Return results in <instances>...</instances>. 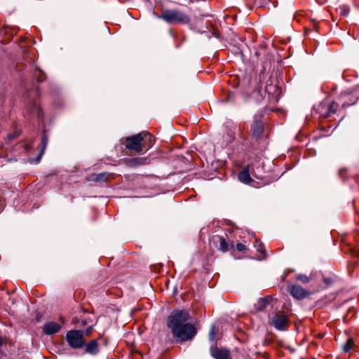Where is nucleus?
<instances>
[{
	"label": "nucleus",
	"mask_w": 359,
	"mask_h": 359,
	"mask_svg": "<svg viewBox=\"0 0 359 359\" xmlns=\"http://www.w3.org/2000/svg\"><path fill=\"white\" fill-rule=\"evenodd\" d=\"M3 343H4L3 338L1 337H0V348L2 346Z\"/></svg>",
	"instance_id": "nucleus-29"
},
{
	"label": "nucleus",
	"mask_w": 359,
	"mask_h": 359,
	"mask_svg": "<svg viewBox=\"0 0 359 359\" xmlns=\"http://www.w3.org/2000/svg\"><path fill=\"white\" fill-rule=\"evenodd\" d=\"M19 134L20 133L18 132L13 133H9L7 135V139L9 141L13 140L14 139H15L19 135Z\"/></svg>",
	"instance_id": "nucleus-25"
},
{
	"label": "nucleus",
	"mask_w": 359,
	"mask_h": 359,
	"mask_svg": "<svg viewBox=\"0 0 359 359\" xmlns=\"http://www.w3.org/2000/svg\"><path fill=\"white\" fill-rule=\"evenodd\" d=\"M323 281L324 283L327 285H330L333 282V280L332 278H330V277H325L323 278Z\"/></svg>",
	"instance_id": "nucleus-26"
},
{
	"label": "nucleus",
	"mask_w": 359,
	"mask_h": 359,
	"mask_svg": "<svg viewBox=\"0 0 359 359\" xmlns=\"http://www.w3.org/2000/svg\"><path fill=\"white\" fill-rule=\"evenodd\" d=\"M264 130V126L262 121V116L261 114H256L251 126L252 136L256 139H259L262 137Z\"/></svg>",
	"instance_id": "nucleus-7"
},
{
	"label": "nucleus",
	"mask_w": 359,
	"mask_h": 359,
	"mask_svg": "<svg viewBox=\"0 0 359 359\" xmlns=\"http://www.w3.org/2000/svg\"><path fill=\"white\" fill-rule=\"evenodd\" d=\"M338 99L341 107L344 108L355 104L359 99V95L357 93L356 90L345 91L340 94Z\"/></svg>",
	"instance_id": "nucleus-6"
},
{
	"label": "nucleus",
	"mask_w": 359,
	"mask_h": 359,
	"mask_svg": "<svg viewBox=\"0 0 359 359\" xmlns=\"http://www.w3.org/2000/svg\"><path fill=\"white\" fill-rule=\"evenodd\" d=\"M238 179L241 182L247 184H249L252 181L250 175V170L248 167L243 170L239 173Z\"/></svg>",
	"instance_id": "nucleus-18"
},
{
	"label": "nucleus",
	"mask_w": 359,
	"mask_h": 359,
	"mask_svg": "<svg viewBox=\"0 0 359 359\" xmlns=\"http://www.w3.org/2000/svg\"><path fill=\"white\" fill-rule=\"evenodd\" d=\"M48 136L45 134L43 135V136L41 137V143L38 147L39 149L40 150V152H39V155L37 156V157L36 158V163H39L41 161V157L46 149V147L48 144Z\"/></svg>",
	"instance_id": "nucleus-17"
},
{
	"label": "nucleus",
	"mask_w": 359,
	"mask_h": 359,
	"mask_svg": "<svg viewBox=\"0 0 359 359\" xmlns=\"http://www.w3.org/2000/svg\"><path fill=\"white\" fill-rule=\"evenodd\" d=\"M86 323H86V320H83V321H82V325H86Z\"/></svg>",
	"instance_id": "nucleus-31"
},
{
	"label": "nucleus",
	"mask_w": 359,
	"mask_h": 359,
	"mask_svg": "<svg viewBox=\"0 0 359 359\" xmlns=\"http://www.w3.org/2000/svg\"><path fill=\"white\" fill-rule=\"evenodd\" d=\"M212 241L214 243L219 244L218 249L222 252H226L229 250V245L223 236H215Z\"/></svg>",
	"instance_id": "nucleus-14"
},
{
	"label": "nucleus",
	"mask_w": 359,
	"mask_h": 359,
	"mask_svg": "<svg viewBox=\"0 0 359 359\" xmlns=\"http://www.w3.org/2000/svg\"><path fill=\"white\" fill-rule=\"evenodd\" d=\"M92 330H93V327L90 326V327H88L86 330V333L87 335L90 334L92 332Z\"/></svg>",
	"instance_id": "nucleus-28"
},
{
	"label": "nucleus",
	"mask_w": 359,
	"mask_h": 359,
	"mask_svg": "<svg viewBox=\"0 0 359 359\" xmlns=\"http://www.w3.org/2000/svg\"><path fill=\"white\" fill-rule=\"evenodd\" d=\"M147 158H124L123 160V163L130 168H135L140 165H144L147 163Z\"/></svg>",
	"instance_id": "nucleus-13"
},
{
	"label": "nucleus",
	"mask_w": 359,
	"mask_h": 359,
	"mask_svg": "<svg viewBox=\"0 0 359 359\" xmlns=\"http://www.w3.org/2000/svg\"><path fill=\"white\" fill-rule=\"evenodd\" d=\"M339 104L335 102H326L324 101L320 103L318 106L314 107V112L319 115V117L323 118H327L332 114L336 113L338 109Z\"/></svg>",
	"instance_id": "nucleus-5"
},
{
	"label": "nucleus",
	"mask_w": 359,
	"mask_h": 359,
	"mask_svg": "<svg viewBox=\"0 0 359 359\" xmlns=\"http://www.w3.org/2000/svg\"><path fill=\"white\" fill-rule=\"evenodd\" d=\"M32 113L33 114H36L38 117H40L42 116L41 109L36 104L34 106Z\"/></svg>",
	"instance_id": "nucleus-23"
},
{
	"label": "nucleus",
	"mask_w": 359,
	"mask_h": 359,
	"mask_svg": "<svg viewBox=\"0 0 359 359\" xmlns=\"http://www.w3.org/2000/svg\"><path fill=\"white\" fill-rule=\"evenodd\" d=\"M355 345V342L353 338H349L347 339L346 343L343 346V350L345 353L349 352L353 346Z\"/></svg>",
	"instance_id": "nucleus-19"
},
{
	"label": "nucleus",
	"mask_w": 359,
	"mask_h": 359,
	"mask_svg": "<svg viewBox=\"0 0 359 359\" xmlns=\"http://www.w3.org/2000/svg\"><path fill=\"white\" fill-rule=\"evenodd\" d=\"M147 138L150 144L152 145L154 137L148 133L141 132L137 135L127 137L126 138V147L137 153H141Z\"/></svg>",
	"instance_id": "nucleus-2"
},
{
	"label": "nucleus",
	"mask_w": 359,
	"mask_h": 359,
	"mask_svg": "<svg viewBox=\"0 0 359 359\" xmlns=\"http://www.w3.org/2000/svg\"><path fill=\"white\" fill-rule=\"evenodd\" d=\"M37 73H34V76L36 77V80L39 83L42 82L46 80V76L44 72H42L40 69H37Z\"/></svg>",
	"instance_id": "nucleus-21"
},
{
	"label": "nucleus",
	"mask_w": 359,
	"mask_h": 359,
	"mask_svg": "<svg viewBox=\"0 0 359 359\" xmlns=\"http://www.w3.org/2000/svg\"><path fill=\"white\" fill-rule=\"evenodd\" d=\"M236 248V250L239 252H243L246 250V246L241 243H237Z\"/></svg>",
	"instance_id": "nucleus-24"
},
{
	"label": "nucleus",
	"mask_w": 359,
	"mask_h": 359,
	"mask_svg": "<svg viewBox=\"0 0 359 359\" xmlns=\"http://www.w3.org/2000/svg\"><path fill=\"white\" fill-rule=\"evenodd\" d=\"M269 323L276 330L284 331L287 330L288 326V320L285 315L274 314L270 318Z\"/></svg>",
	"instance_id": "nucleus-8"
},
{
	"label": "nucleus",
	"mask_w": 359,
	"mask_h": 359,
	"mask_svg": "<svg viewBox=\"0 0 359 359\" xmlns=\"http://www.w3.org/2000/svg\"><path fill=\"white\" fill-rule=\"evenodd\" d=\"M66 341L68 345L74 349H79L84 347V332L83 330H72L66 334Z\"/></svg>",
	"instance_id": "nucleus-4"
},
{
	"label": "nucleus",
	"mask_w": 359,
	"mask_h": 359,
	"mask_svg": "<svg viewBox=\"0 0 359 359\" xmlns=\"http://www.w3.org/2000/svg\"><path fill=\"white\" fill-rule=\"evenodd\" d=\"M210 354L215 359H229L230 352L224 348H217L212 346L210 348Z\"/></svg>",
	"instance_id": "nucleus-10"
},
{
	"label": "nucleus",
	"mask_w": 359,
	"mask_h": 359,
	"mask_svg": "<svg viewBox=\"0 0 359 359\" xmlns=\"http://www.w3.org/2000/svg\"><path fill=\"white\" fill-rule=\"evenodd\" d=\"M157 18L168 24L187 25L190 22L189 17L177 9H163L161 15H157Z\"/></svg>",
	"instance_id": "nucleus-3"
},
{
	"label": "nucleus",
	"mask_w": 359,
	"mask_h": 359,
	"mask_svg": "<svg viewBox=\"0 0 359 359\" xmlns=\"http://www.w3.org/2000/svg\"><path fill=\"white\" fill-rule=\"evenodd\" d=\"M297 279L303 283H308L310 281V278L304 274L297 275Z\"/></svg>",
	"instance_id": "nucleus-22"
},
{
	"label": "nucleus",
	"mask_w": 359,
	"mask_h": 359,
	"mask_svg": "<svg viewBox=\"0 0 359 359\" xmlns=\"http://www.w3.org/2000/svg\"><path fill=\"white\" fill-rule=\"evenodd\" d=\"M60 320L62 321V323H65V320H64V318L62 316L60 317Z\"/></svg>",
	"instance_id": "nucleus-30"
},
{
	"label": "nucleus",
	"mask_w": 359,
	"mask_h": 359,
	"mask_svg": "<svg viewBox=\"0 0 359 359\" xmlns=\"http://www.w3.org/2000/svg\"><path fill=\"white\" fill-rule=\"evenodd\" d=\"M85 353L96 355L99 352V346L97 340H92L89 343L85 344Z\"/></svg>",
	"instance_id": "nucleus-16"
},
{
	"label": "nucleus",
	"mask_w": 359,
	"mask_h": 359,
	"mask_svg": "<svg viewBox=\"0 0 359 359\" xmlns=\"http://www.w3.org/2000/svg\"><path fill=\"white\" fill-rule=\"evenodd\" d=\"M341 15H347L348 13V9L346 8V7H343V8H341Z\"/></svg>",
	"instance_id": "nucleus-27"
},
{
	"label": "nucleus",
	"mask_w": 359,
	"mask_h": 359,
	"mask_svg": "<svg viewBox=\"0 0 359 359\" xmlns=\"http://www.w3.org/2000/svg\"><path fill=\"white\" fill-rule=\"evenodd\" d=\"M189 320V313L185 310L175 311L168 316V327L177 341L191 340L196 334L195 326L187 323Z\"/></svg>",
	"instance_id": "nucleus-1"
},
{
	"label": "nucleus",
	"mask_w": 359,
	"mask_h": 359,
	"mask_svg": "<svg viewBox=\"0 0 359 359\" xmlns=\"http://www.w3.org/2000/svg\"><path fill=\"white\" fill-rule=\"evenodd\" d=\"M61 329V325L55 322H48L43 327V332L48 335L58 332Z\"/></svg>",
	"instance_id": "nucleus-11"
},
{
	"label": "nucleus",
	"mask_w": 359,
	"mask_h": 359,
	"mask_svg": "<svg viewBox=\"0 0 359 359\" xmlns=\"http://www.w3.org/2000/svg\"><path fill=\"white\" fill-rule=\"evenodd\" d=\"M272 298L271 296H266L262 298H259L257 303L255 304V308L257 311H264L266 306L270 304Z\"/></svg>",
	"instance_id": "nucleus-15"
},
{
	"label": "nucleus",
	"mask_w": 359,
	"mask_h": 359,
	"mask_svg": "<svg viewBox=\"0 0 359 359\" xmlns=\"http://www.w3.org/2000/svg\"><path fill=\"white\" fill-rule=\"evenodd\" d=\"M290 294L297 299H303L307 297L310 292L298 285H290L287 286Z\"/></svg>",
	"instance_id": "nucleus-9"
},
{
	"label": "nucleus",
	"mask_w": 359,
	"mask_h": 359,
	"mask_svg": "<svg viewBox=\"0 0 359 359\" xmlns=\"http://www.w3.org/2000/svg\"><path fill=\"white\" fill-rule=\"evenodd\" d=\"M216 337V327L215 325H212L208 334V339L212 343H215Z\"/></svg>",
	"instance_id": "nucleus-20"
},
{
	"label": "nucleus",
	"mask_w": 359,
	"mask_h": 359,
	"mask_svg": "<svg viewBox=\"0 0 359 359\" xmlns=\"http://www.w3.org/2000/svg\"><path fill=\"white\" fill-rule=\"evenodd\" d=\"M114 174L109 173L107 172L98 173V174H93L90 176V181L95 182H105L108 180L114 178Z\"/></svg>",
	"instance_id": "nucleus-12"
}]
</instances>
